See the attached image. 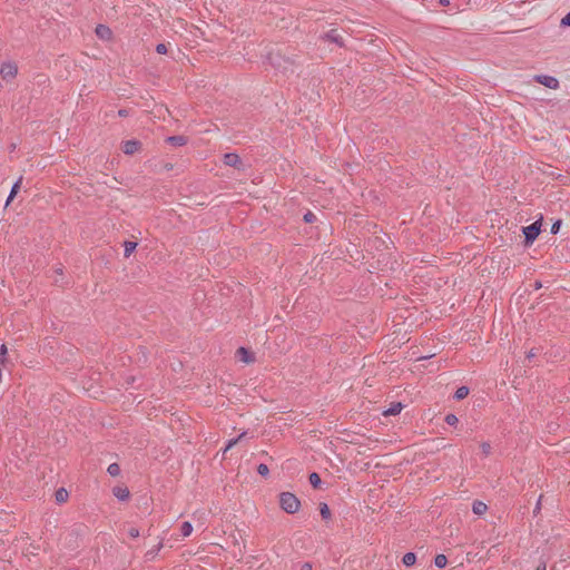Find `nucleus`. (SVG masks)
<instances>
[{
    "label": "nucleus",
    "mask_w": 570,
    "mask_h": 570,
    "mask_svg": "<svg viewBox=\"0 0 570 570\" xmlns=\"http://www.w3.org/2000/svg\"><path fill=\"white\" fill-rule=\"evenodd\" d=\"M96 36L101 40H110L112 38V31L108 26L98 24L96 27Z\"/></svg>",
    "instance_id": "6e6552de"
},
{
    "label": "nucleus",
    "mask_w": 570,
    "mask_h": 570,
    "mask_svg": "<svg viewBox=\"0 0 570 570\" xmlns=\"http://www.w3.org/2000/svg\"><path fill=\"white\" fill-rule=\"evenodd\" d=\"M448 559L444 554H438L434 559V564L438 568H444L446 566Z\"/></svg>",
    "instance_id": "5701e85b"
},
{
    "label": "nucleus",
    "mask_w": 570,
    "mask_h": 570,
    "mask_svg": "<svg viewBox=\"0 0 570 570\" xmlns=\"http://www.w3.org/2000/svg\"><path fill=\"white\" fill-rule=\"evenodd\" d=\"M440 3H441L442 6H446V4H449V3H450V1H449V0H440Z\"/></svg>",
    "instance_id": "58836bf2"
},
{
    "label": "nucleus",
    "mask_w": 570,
    "mask_h": 570,
    "mask_svg": "<svg viewBox=\"0 0 570 570\" xmlns=\"http://www.w3.org/2000/svg\"><path fill=\"white\" fill-rule=\"evenodd\" d=\"M112 494L119 500V501H127L130 497V492L127 487H115L112 489Z\"/></svg>",
    "instance_id": "1a4fd4ad"
},
{
    "label": "nucleus",
    "mask_w": 570,
    "mask_h": 570,
    "mask_svg": "<svg viewBox=\"0 0 570 570\" xmlns=\"http://www.w3.org/2000/svg\"><path fill=\"white\" fill-rule=\"evenodd\" d=\"M7 354H8L7 346H6V344H2L0 346V365H2V366H4L6 363L8 362Z\"/></svg>",
    "instance_id": "4be33fe9"
},
{
    "label": "nucleus",
    "mask_w": 570,
    "mask_h": 570,
    "mask_svg": "<svg viewBox=\"0 0 570 570\" xmlns=\"http://www.w3.org/2000/svg\"><path fill=\"white\" fill-rule=\"evenodd\" d=\"M161 547H163V543L160 542V543H158V544L156 546V548H153L151 550H149V551L146 553V556H147L148 558H154V557H155V554H156V553L161 549Z\"/></svg>",
    "instance_id": "c85d7f7f"
},
{
    "label": "nucleus",
    "mask_w": 570,
    "mask_h": 570,
    "mask_svg": "<svg viewBox=\"0 0 570 570\" xmlns=\"http://www.w3.org/2000/svg\"><path fill=\"white\" fill-rule=\"evenodd\" d=\"M402 409H403L402 403H400V402L392 403V404L390 405V407H389V409H386V410L383 412V414H384L385 416L396 415V414H399V413L402 411Z\"/></svg>",
    "instance_id": "f8f14e48"
},
{
    "label": "nucleus",
    "mask_w": 570,
    "mask_h": 570,
    "mask_svg": "<svg viewBox=\"0 0 570 570\" xmlns=\"http://www.w3.org/2000/svg\"><path fill=\"white\" fill-rule=\"evenodd\" d=\"M560 225H561V222H560V220H557V222L551 226V233H552V234H557V233L559 232Z\"/></svg>",
    "instance_id": "72a5a7b5"
},
{
    "label": "nucleus",
    "mask_w": 570,
    "mask_h": 570,
    "mask_svg": "<svg viewBox=\"0 0 570 570\" xmlns=\"http://www.w3.org/2000/svg\"><path fill=\"white\" fill-rule=\"evenodd\" d=\"M279 503L282 509L287 513H295L301 507L299 500L289 492H283L279 495Z\"/></svg>",
    "instance_id": "f257e3e1"
},
{
    "label": "nucleus",
    "mask_w": 570,
    "mask_h": 570,
    "mask_svg": "<svg viewBox=\"0 0 570 570\" xmlns=\"http://www.w3.org/2000/svg\"><path fill=\"white\" fill-rule=\"evenodd\" d=\"M157 53L165 55L167 52V46L165 43H158L156 46Z\"/></svg>",
    "instance_id": "c756f323"
},
{
    "label": "nucleus",
    "mask_w": 570,
    "mask_h": 570,
    "mask_svg": "<svg viewBox=\"0 0 570 570\" xmlns=\"http://www.w3.org/2000/svg\"><path fill=\"white\" fill-rule=\"evenodd\" d=\"M320 513L323 519L327 520L331 518V510L326 503L320 504Z\"/></svg>",
    "instance_id": "aec40b11"
},
{
    "label": "nucleus",
    "mask_w": 570,
    "mask_h": 570,
    "mask_svg": "<svg viewBox=\"0 0 570 570\" xmlns=\"http://www.w3.org/2000/svg\"><path fill=\"white\" fill-rule=\"evenodd\" d=\"M541 220H537L531 225L523 228V234L527 244H531L535 240L538 235L540 234Z\"/></svg>",
    "instance_id": "f03ea898"
},
{
    "label": "nucleus",
    "mask_w": 570,
    "mask_h": 570,
    "mask_svg": "<svg viewBox=\"0 0 570 570\" xmlns=\"http://www.w3.org/2000/svg\"><path fill=\"white\" fill-rule=\"evenodd\" d=\"M224 164L226 166L234 167V168H236L238 170L244 169V164H243V161L240 160V158H239V156L237 154H233V153L225 154V156H224Z\"/></svg>",
    "instance_id": "39448f33"
},
{
    "label": "nucleus",
    "mask_w": 570,
    "mask_h": 570,
    "mask_svg": "<svg viewBox=\"0 0 570 570\" xmlns=\"http://www.w3.org/2000/svg\"><path fill=\"white\" fill-rule=\"evenodd\" d=\"M271 59V62L274 67L276 68H283V71L286 72L287 71V65H291L289 61L285 60V59H282L279 56H276V57H269Z\"/></svg>",
    "instance_id": "9b49d317"
},
{
    "label": "nucleus",
    "mask_w": 570,
    "mask_h": 570,
    "mask_svg": "<svg viewBox=\"0 0 570 570\" xmlns=\"http://www.w3.org/2000/svg\"><path fill=\"white\" fill-rule=\"evenodd\" d=\"M21 181H22V177H20L12 186L11 190H10V194L7 198V202H6V205L8 206L12 199L14 198V196L17 195L19 188H20V185H21Z\"/></svg>",
    "instance_id": "4468645a"
},
{
    "label": "nucleus",
    "mask_w": 570,
    "mask_h": 570,
    "mask_svg": "<svg viewBox=\"0 0 570 570\" xmlns=\"http://www.w3.org/2000/svg\"><path fill=\"white\" fill-rule=\"evenodd\" d=\"M166 141L170 144L171 146H184L187 142V138L183 135H176V136H169L167 137Z\"/></svg>",
    "instance_id": "9d476101"
},
{
    "label": "nucleus",
    "mask_w": 570,
    "mask_h": 570,
    "mask_svg": "<svg viewBox=\"0 0 570 570\" xmlns=\"http://www.w3.org/2000/svg\"><path fill=\"white\" fill-rule=\"evenodd\" d=\"M18 73V67L13 62H3L0 68V75L3 80L13 79Z\"/></svg>",
    "instance_id": "7ed1b4c3"
},
{
    "label": "nucleus",
    "mask_w": 570,
    "mask_h": 570,
    "mask_svg": "<svg viewBox=\"0 0 570 570\" xmlns=\"http://www.w3.org/2000/svg\"><path fill=\"white\" fill-rule=\"evenodd\" d=\"M444 421H445L449 425H455V424L459 422V420H458L456 415L451 414V413H450V414H446V416H445Z\"/></svg>",
    "instance_id": "bb28decb"
},
{
    "label": "nucleus",
    "mask_w": 570,
    "mask_h": 570,
    "mask_svg": "<svg viewBox=\"0 0 570 570\" xmlns=\"http://www.w3.org/2000/svg\"><path fill=\"white\" fill-rule=\"evenodd\" d=\"M107 472L111 475V476H118L120 474V466L118 463H111L109 464L108 469H107Z\"/></svg>",
    "instance_id": "412c9836"
},
{
    "label": "nucleus",
    "mask_w": 570,
    "mask_h": 570,
    "mask_svg": "<svg viewBox=\"0 0 570 570\" xmlns=\"http://www.w3.org/2000/svg\"><path fill=\"white\" fill-rule=\"evenodd\" d=\"M309 483L313 485V488H318L321 484V478L316 472H313L309 474Z\"/></svg>",
    "instance_id": "b1692460"
},
{
    "label": "nucleus",
    "mask_w": 570,
    "mask_h": 570,
    "mask_svg": "<svg viewBox=\"0 0 570 570\" xmlns=\"http://www.w3.org/2000/svg\"><path fill=\"white\" fill-rule=\"evenodd\" d=\"M482 453L487 456L491 453V445L489 442H483L480 445Z\"/></svg>",
    "instance_id": "cd10ccee"
},
{
    "label": "nucleus",
    "mask_w": 570,
    "mask_h": 570,
    "mask_svg": "<svg viewBox=\"0 0 570 570\" xmlns=\"http://www.w3.org/2000/svg\"><path fill=\"white\" fill-rule=\"evenodd\" d=\"M68 497H69V494H68L67 490H66V489H63V488H60V489H59V490H57V491H56V493H55V498H56V501H57L58 503H63V502H66V501L68 500Z\"/></svg>",
    "instance_id": "dca6fc26"
},
{
    "label": "nucleus",
    "mask_w": 570,
    "mask_h": 570,
    "mask_svg": "<svg viewBox=\"0 0 570 570\" xmlns=\"http://www.w3.org/2000/svg\"><path fill=\"white\" fill-rule=\"evenodd\" d=\"M244 435H245V433H242L238 438L229 440V441H228V443L226 444L225 449H224V454H225L229 449H232V448H233V446L238 442V440H239L242 436H244Z\"/></svg>",
    "instance_id": "393cba45"
},
{
    "label": "nucleus",
    "mask_w": 570,
    "mask_h": 570,
    "mask_svg": "<svg viewBox=\"0 0 570 570\" xmlns=\"http://www.w3.org/2000/svg\"><path fill=\"white\" fill-rule=\"evenodd\" d=\"M118 116L119 117H128L129 116V110L128 109H119L118 110Z\"/></svg>",
    "instance_id": "c9c22d12"
},
{
    "label": "nucleus",
    "mask_w": 570,
    "mask_h": 570,
    "mask_svg": "<svg viewBox=\"0 0 570 570\" xmlns=\"http://www.w3.org/2000/svg\"><path fill=\"white\" fill-rule=\"evenodd\" d=\"M537 570H547V564H546V562H541V563L537 567Z\"/></svg>",
    "instance_id": "e433bc0d"
},
{
    "label": "nucleus",
    "mask_w": 570,
    "mask_h": 570,
    "mask_svg": "<svg viewBox=\"0 0 570 570\" xmlns=\"http://www.w3.org/2000/svg\"><path fill=\"white\" fill-rule=\"evenodd\" d=\"M141 142L136 139L126 140L122 142V151L126 155H134L141 149Z\"/></svg>",
    "instance_id": "20e7f679"
},
{
    "label": "nucleus",
    "mask_w": 570,
    "mask_h": 570,
    "mask_svg": "<svg viewBox=\"0 0 570 570\" xmlns=\"http://www.w3.org/2000/svg\"><path fill=\"white\" fill-rule=\"evenodd\" d=\"M128 534L130 538L136 539L139 537V530L137 528L131 527L128 530Z\"/></svg>",
    "instance_id": "7c9ffc66"
},
{
    "label": "nucleus",
    "mask_w": 570,
    "mask_h": 570,
    "mask_svg": "<svg viewBox=\"0 0 570 570\" xmlns=\"http://www.w3.org/2000/svg\"><path fill=\"white\" fill-rule=\"evenodd\" d=\"M488 510V507L482 501H474L472 504V511L476 515H483Z\"/></svg>",
    "instance_id": "ddd939ff"
},
{
    "label": "nucleus",
    "mask_w": 570,
    "mask_h": 570,
    "mask_svg": "<svg viewBox=\"0 0 570 570\" xmlns=\"http://www.w3.org/2000/svg\"><path fill=\"white\" fill-rule=\"evenodd\" d=\"M562 27H570V11L561 19Z\"/></svg>",
    "instance_id": "2f4dec72"
},
{
    "label": "nucleus",
    "mask_w": 570,
    "mask_h": 570,
    "mask_svg": "<svg viewBox=\"0 0 570 570\" xmlns=\"http://www.w3.org/2000/svg\"><path fill=\"white\" fill-rule=\"evenodd\" d=\"M535 80L547 88H550V89L559 88V80L552 76L540 75V76L535 77Z\"/></svg>",
    "instance_id": "423d86ee"
},
{
    "label": "nucleus",
    "mask_w": 570,
    "mask_h": 570,
    "mask_svg": "<svg viewBox=\"0 0 570 570\" xmlns=\"http://www.w3.org/2000/svg\"><path fill=\"white\" fill-rule=\"evenodd\" d=\"M57 273H60V274H61V273H62V268H61V267H59V268L57 269Z\"/></svg>",
    "instance_id": "ea45409f"
},
{
    "label": "nucleus",
    "mask_w": 570,
    "mask_h": 570,
    "mask_svg": "<svg viewBox=\"0 0 570 570\" xmlns=\"http://www.w3.org/2000/svg\"><path fill=\"white\" fill-rule=\"evenodd\" d=\"M469 389L466 386H461L455 391L454 397L456 400H463L468 396Z\"/></svg>",
    "instance_id": "6ab92c4d"
},
{
    "label": "nucleus",
    "mask_w": 570,
    "mask_h": 570,
    "mask_svg": "<svg viewBox=\"0 0 570 570\" xmlns=\"http://www.w3.org/2000/svg\"><path fill=\"white\" fill-rule=\"evenodd\" d=\"M236 357L245 364L253 363L255 361L254 354L246 347H239L236 351Z\"/></svg>",
    "instance_id": "0eeeda50"
},
{
    "label": "nucleus",
    "mask_w": 570,
    "mask_h": 570,
    "mask_svg": "<svg viewBox=\"0 0 570 570\" xmlns=\"http://www.w3.org/2000/svg\"><path fill=\"white\" fill-rule=\"evenodd\" d=\"M257 472L258 474H261L262 476H267L268 473H269V469L266 464L262 463L257 466Z\"/></svg>",
    "instance_id": "a878e982"
},
{
    "label": "nucleus",
    "mask_w": 570,
    "mask_h": 570,
    "mask_svg": "<svg viewBox=\"0 0 570 570\" xmlns=\"http://www.w3.org/2000/svg\"><path fill=\"white\" fill-rule=\"evenodd\" d=\"M299 570H313V566L311 562H304L301 564Z\"/></svg>",
    "instance_id": "f704fd0d"
},
{
    "label": "nucleus",
    "mask_w": 570,
    "mask_h": 570,
    "mask_svg": "<svg viewBox=\"0 0 570 570\" xmlns=\"http://www.w3.org/2000/svg\"><path fill=\"white\" fill-rule=\"evenodd\" d=\"M535 356V352L534 350H531L529 353H528V358H531V357H534Z\"/></svg>",
    "instance_id": "4c0bfd02"
},
{
    "label": "nucleus",
    "mask_w": 570,
    "mask_h": 570,
    "mask_svg": "<svg viewBox=\"0 0 570 570\" xmlns=\"http://www.w3.org/2000/svg\"><path fill=\"white\" fill-rule=\"evenodd\" d=\"M137 243L136 242H125L124 243V256L129 257L136 249Z\"/></svg>",
    "instance_id": "2eb2a0df"
},
{
    "label": "nucleus",
    "mask_w": 570,
    "mask_h": 570,
    "mask_svg": "<svg viewBox=\"0 0 570 570\" xmlns=\"http://www.w3.org/2000/svg\"><path fill=\"white\" fill-rule=\"evenodd\" d=\"M315 218H316V216L311 212H308L304 215V220L306 223H313L315 220Z\"/></svg>",
    "instance_id": "473e14b6"
},
{
    "label": "nucleus",
    "mask_w": 570,
    "mask_h": 570,
    "mask_svg": "<svg viewBox=\"0 0 570 570\" xmlns=\"http://www.w3.org/2000/svg\"><path fill=\"white\" fill-rule=\"evenodd\" d=\"M416 556L413 552H407L403 556L402 562L406 567H411L415 563Z\"/></svg>",
    "instance_id": "f3484780"
},
{
    "label": "nucleus",
    "mask_w": 570,
    "mask_h": 570,
    "mask_svg": "<svg viewBox=\"0 0 570 570\" xmlns=\"http://www.w3.org/2000/svg\"><path fill=\"white\" fill-rule=\"evenodd\" d=\"M191 532H193L191 523L188 522V521L183 522L181 525H180V533H181V535L183 537H188V535L191 534Z\"/></svg>",
    "instance_id": "a211bd4d"
}]
</instances>
